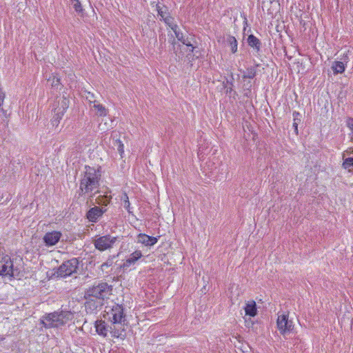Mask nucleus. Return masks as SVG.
I'll use <instances>...</instances> for the list:
<instances>
[{"instance_id":"f257e3e1","label":"nucleus","mask_w":353,"mask_h":353,"mask_svg":"<svg viewBox=\"0 0 353 353\" xmlns=\"http://www.w3.org/2000/svg\"><path fill=\"white\" fill-rule=\"evenodd\" d=\"M101 171L99 168L86 165L80 181L79 189L82 194H92L98 191Z\"/></svg>"},{"instance_id":"f03ea898","label":"nucleus","mask_w":353,"mask_h":353,"mask_svg":"<svg viewBox=\"0 0 353 353\" xmlns=\"http://www.w3.org/2000/svg\"><path fill=\"white\" fill-rule=\"evenodd\" d=\"M73 318V314L70 311H57L44 315L41 319L46 329H61Z\"/></svg>"},{"instance_id":"7ed1b4c3","label":"nucleus","mask_w":353,"mask_h":353,"mask_svg":"<svg viewBox=\"0 0 353 353\" xmlns=\"http://www.w3.org/2000/svg\"><path fill=\"white\" fill-rule=\"evenodd\" d=\"M110 294V287L106 283H100L97 285H94L90 287L85 291L84 298L87 300L85 303V307H88L91 308L92 305L94 308L97 307L94 303H92V298H96L99 299H108V296Z\"/></svg>"},{"instance_id":"20e7f679","label":"nucleus","mask_w":353,"mask_h":353,"mask_svg":"<svg viewBox=\"0 0 353 353\" xmlns=\"http://www.w3.org/2000/svg\"><path fill=\"white\" fill-rule=\"evenodd\" d=\"M70 101L65 97H59L52 103V111L53 112V117L52 118V124L57 126L64 115L65 111L68 108Z\"/></svg>"},{"instance_id":"39448f33","label":"nucleus","mask_w":353,"mask_h":353,"mask_svg":"<svg viewBox=\"0 0 353 353\" xmlns=\"http://www.w3.org/2000/svg\"><path fill=\"white\" fill-rule=\"evenodd\" d=\"M78 261L77 259H72L63 263L56 272L57 276L67 277L75 272L77 269Z\"/></svg>"},{"instance_id":"423d86ee","label":"nucleus","mask_w":353,"mask_h":353,"mask_svg":"<svg viewBox=\"0 0 353 353\" xmlns=\"http://www.w3.org/2000/svg\"><path fill=\"white\" fill-rule=\"evenodd\" d=\"M276 323L280 331H292L294 328V323L289 319L288 313L279 314Z\"/></svg>"},{"instance_id":"0eeeda50","label":"nucleus","mask_w":353,"mask_h":353,"mask_svg":"<svg viewBox=\"0 0 353 353\" xmlns=\"http://www.w3.org/2000/svg\"><path fill=\"white\" fill-rule=\"evenodd\" d=\"M17 270H14L13 262L8 256H6L0 261V274L3 276H14Z\"/></svg>"},{"instance_id":"6e6552de","label":"nucleus","mask_w":353,"mask_h":353,"mask_svg":"<svg viewBox=\"0 0 353 353\" xmlns=\"http://www.w3.org/2000/svg\"><path fill=\"white\" fill-rule=\"evenodd\" d=\"M62 234L59 231H52L46 232L43 237V241L48 247L56 245L60 240Z\"/></svg>"},{"instance_id":"1a4fd4ad","label":"nucleus","mask_w":353,"mask_h":353,"mask_svg":"<svg viewBox=\"0 0 353 353\" xmlns=\"http://www.w3.org/2000/svg\"><path fill=\"white\" fill-rule=\"evenodd\" d=\"M95 248L101 251L105 250L110 248V237L107 236H103L94 241Z\"/></svg>"},{"instance_id":"9d476101","label":"nucleus","mask_w":353,"mask_h":353,"mask_svg":"<svg viewBox=\"0 0 353 353\" xmlns=\"http://www.w3.org/2000/svg\"><path fill=\"white\" fill-rule=\"evenodd\" d=\"M112 314L113 316V321H112V322L114 323H121L123 319H124L123 307L119 305L113 306L112 308Z\"/></svg>"},{"instance_id":"9b49d317","label":"nucleus","mask_w":353,"mask_h":353,"mask_svg":"<svg viewBox=\"0 0 353 353\" xmlns=\"http://www.w3.org/2000/svg\"><path fill=\"white\" fill-rule=\"evenodd\" d=\"M139 243L143 244L146 246L154 245L158 241L157 238L150 236L145 234H139L137 237Z\"/></svg>"},{"instance_id":"f8f14e48","label":"nucleus","mask_w":353,"mask_h":353,"mask_svg":"<svg viewBox=\"0 0 353 353\" xmlns=\"http://www.w3.org/2000/svg\"><path fill=\"white\" fill-rule=\"evenodd\" d=\"M102 214L103 211L100 208L94 207L87 212V218L90 221L96 222Z\"/></svg>"},{"instance_id":"ddd939ff","label":"nucleus","mask_w":353,"mask_h":353,"mask_svg":"<svg viewBox=\"0 0 353 353\" xmlns=\"http://www.w3.org/2000/svg\"><path fill=\"white\" fill-rule=\"evenodd\" d=\"M246 315L254 316L256 314V305L254 301H249L246 303L244 307Z\"/></svg>"},{"instance_id":"4468645a","label":"nucleus","mask_w":353,"mask_h":353,"mask_svg":"<svg viewBox=\"0 0 353 353\" xmlns=\"http://www.w3.org/2000/svg\"><path fill=\"white\" fill-rule=\"evenodd\" d=\"M142 256L141 252L139 250H136L133 253H132L130 256L126 259L124 265L130 266L131 264L134 263L139 259Z\"/></svg>"},{"instance_id":"2eb2a0df","label":"nucleus","mask_w":353,"mask_h":353,"mask_svg":"<svg viewBox=\"0 0 353 353\" xmlns=\"http://www.w3.org/2000/svg\"><path fill=\"white\" fill-rule=\"evenodd\" d=\"M332 69L334 74H341L345 71V66L342 61H334L332 65Z\"/></svg>"},{"instance_id":"dca6fc26","label":"nucleus","mask_w":353,"mask_h":353,"mask_svg":"<svg viewBox=\"0 0 353 353\" xmlns=\"http://www.w3.org/2000/svg\"><path fill=\"white\" fill-rule=\"evenodd\" d=\"M48 81L50 82L52 88H53L55 90H61V84L60 82V79L54 75L50 76Z\"/></svg>"},{"instance_id":"f3484780","label":"nucleus","mask_w":353,"mask_h":353,"mask_svg":"<svg viewBox=\"0 0 353 353\" xmlns=\"http://www.w3.org/2000/svg\"><path fill=\"white\" fill-rule=\"evenodd\" d=\"M342 167L345 170H348L350 172H353V157L348 158H343Z\"/></svg>"},{"instance_id":"a211bd4d","label":"nucleus","mask_w":353,"mask_h":353,"mask_svg":"<svg viewBox=\"0 0 353 353\" xmlns=\"http://www.w3.org/2000/svg\"><path fill=\"white\" fill-rule=\"evenodd\" d=\"M248 43L250 46L256 48L257 50H259V48H260L259 39H257L254 35L251 34L248 37Z\"/></svg>"},{"instance_id":"6ab92c4d","label":"nucleus","mask_w":353,"mask_h":353,"mask_svg":"<svg viewBox=\"0 0 353 353\" xmlns=\"http://www.w3.org/2000/svg\"><path fill=\"white\" fill-rule=\"evenodd\" d=\"M228 43L231 46V51L232 53H235L237 50V41L234 37L229 36L227 38Z\"/></svg>"},{"instance_id":"aec40b11","label":"nucleus","mask_w":353,"mask_h":353,"mask_svg":"<svg viewBox=\"0 0 353 353\" xmlns=\"http://www.w3.org/2000/svg\"><path fill=\"white\" fill-rule=\"evenodd\" d=\"M121 201L123 202L122 204L123 205V208L128 210L129 213H131L130 211V203L129 201L128 196L126 193H123L121 196Z\"/></svg>"},{"instance_id":"412c9836","label":"nucleus","mask_w":353,"mask_h":353,"mask_svg":"<svg viewBox=\"0 0 353 353\" xmlns=\"http://www.w3.org/2000/svg\"><path fill=\"white\" fill-rule=\"evenodd\" d=\"M114 147L117 148L121 157L123 158V154H124V150H123L124 146H123V141L120 139H116L114 141Z\"/></svg>"},{"instance_id":"4be33fe9","label":"nucleus","mask_w":353,"mask_h":353,"mask_svg":"<svg viewBox=\"0 0 353 353\" xmlns=\"http://www.w3.org/2000/svg\"><path fill=\"white\" fill-rule=\"evenodd\" d=\"M70 2L77 13L81 14L83 12L82 6L79 0H70Z\"/></svg>"},{"instance_id":"5701e85b","label":"nucleus","mask_w":353,"mask_h":353,"mask_svg":"<svg viewBox=\"0 0 353 353\" xmlns=\"http://www.w3.org/2000/svg\"><path fill=\"white\" fill-rule=\"evenodd\" d=\"M293 117H294V123H293V126L294 128V130L296 131V132L297 133L298 132V125L299 123V122L301 121V115L299 112H293Z\"/></svg>"},{"instance_id":"b1692460","label":"nucleus","mask_w":353,"mask_h":353,"mask_svg":"<svg viewBox=\"0 0 353 353\" xmlns=\"http://www.w3.org/2000/svg\"><path fill=\"white\" fill-rule=\"evenodd\" d=\"M172 30L174 32L176 37L179 41H183V33L179 30L178 26H173Z\"/></svg>"},{"instance_id":"393cba45","label":"nucleus","mask_w":353,"mask_h":353,"mask_svg":"<svg viewBox=\"0 0 353 353\" xmlns=\"http://www.w3.org/2000/svg\"><path fill=\"white\" fill-rule=\"evenodd\" d=\"M163 21L172 30L173 26H177L176 24L174 23V19L170 15L165 17Z\"/></svg>"},{"instance_id":"a878e982","label":"nucleus","mask_w":353,"mask_h":353,"mask_svg":"<svg viewBox=\"0 0 353 353\" xmlns=\"http://www.w3.org/2000/svg\"><path fill=\"white\" fill-rule=\"evenodd\" d=\"M94 107L96 108V110H97L98 114L100 116H103V115L105 114V112H106L105 109L104 108V107L102 105H101V104H94Z\"/></svg>"},{"instance_id":"bb28decb","label":"nucleus","mask_w":353,"mask_h":353,"mask_svg":"<svg viewBox=\"0 0 353 353\" xmlns=\"http://www.w3.org/2000/svg\"><path fill=\"white\" fill-rule=\"evenodd\" d=\"M105 330V322L99 321V324H98V321H97L96 331H103Z\"/></svg>"},{"instance_id":"cd10ccee","label":"nucleus","mask_w":353,"mask_h":353,"mask_svg":"<svg viewBox=\"0 0 353 353\" xmlns=\"http://www.w3.org/2000/svg\"><path fill=\"white\" fill-rule=\"evenodd\" d=\"M158 14L161 17V18L163 20L165 17L169 15L168 13L166 12V11L163 10V8H158Z\"/></svg>"},{"instance_id":"c85d7f7f","label":"nucleus","mask_w":353,"mask_h":353,"mask_svg":"<svg viewBox=\"0 0 353 353\" xmlns=\"http://www.w3.org/2000/svg\"><path fill=\"white\" fill-rule=\"evenodd\" d=\"M347 125L350 128V130L352 131V132L353 133V119L352 118H349L347 120Z\"/></svg>"},{"instance_id":"c756f323","label":"nucleus","mask_w":353,"mask_h":353,"mask_svg":"<svg viewBox=\"0 0 353 353\" xmlns=\"http://www.w3.org/2000/svg\"><path fill=\"white\" fill-rule=\"evenodd\" d=\"M183 44L187 46H189V47H191V50L190 51L191 52H193V50H194V47L192 46V45L190 43V42L188 41V39H183V41H181Z\"/></svg>"},{"instance_id":"7c9ffc66","label":"nucleus","mask_w":353,"mask_h":353,"mask_svg":"<svg viewBox=\"0 0 353 353\" xmlns=\"http://www.w3.org/2000/svg\"><path fill=\"white\" fill-rule=\"evenodd\" d=\"M255 76V72H250L249 73L248 75L246 76V77L249 78V79H252L254 78Z\"/></svg>"},{"instance_id":"2f4dec72","label":"nucleus","mask_w":353,"mask_h":353,"mask_svg":"<svg viewBox=\"0 0 353 353\" xmlns=\"http://www.w3.org/2000/svg\"><path fill=\"white\" fill-rule=\"evenodd\" d=\"M109 265H108V262L106 263H104L101 265V269L103 271L105 270V268H108Z\"/></svg>"},{"instance_id":"473e14b6","label":"nucleus","mask_w":353,"mask_h":353,"mask_svg":"<svg viewBox=\"0 0 353 353\" xmlns=\"http://www.w3.org/2000/svg\"><path fill=\"white\" fill-rule=\"evenodd\" d=\"M230 85H232V84L230 83ZM225 88H226V92L227 93L228 92H230L232 91V86H230L229 88H228V86L225 85Z\"/></svg>"},{"instance_id":"72a5a7b5","label":"nucleus","mask_w":353,"mask_h":353,"mask_svg":"<svg viewBox=\"0 0 353 353\" xmlns=\"http://www.w3.org/2000/svg\"><path fill=\"white\" fill-rule=\"evenodd\" d=\"M97 333L101 336H103L104 337L107 336V332H97Z\"/></svg>"},{"instance_id":"f704fd0d","label":"nucleus","mask_w":353,"mask_h":353,"mask_svg":"<svg viewBox=\"0 0 353 353\" xmlns=\"http://www.w3.org/2000/svg\"><path fill=\"white\" fill-rule=\"evenodd\" d=\"M119 237L118 236H112V240H111V242H112V244L114 242V240L117 239Z\"/></svg>"},{"instance_id":"c9c22d12","label":"nucleus","mask_w":353,"mask_h":353,"mask_svg":"<svg viewBox=\"0 0 353 353\" xmlns=\"http://www.w3.org/2000/svg\"><path fill=\"white\" fill-rule=\"evenodd\" d=\"M108 353H110V350L108 351Z\"/></svg>"}]
</instances>
